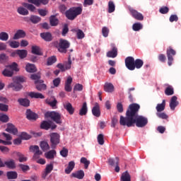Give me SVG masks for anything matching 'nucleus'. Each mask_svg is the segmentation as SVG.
I'll return each instance as SVG.
<instances>
[{
  "label": "nucleus",
  "instance_id": "obj_1",
  "mask_svg": "<svg viewBox=\"0 0 181 181\" xmlns=\"http://www.w3.org/2000/svg\"><path fill=\"white\" fill-rule=\"evenodd\" d=\"M141 106L136 103L131 104L126 112V117L120 116L119 124L123 127H132L134 124L138 128H144L148 125V118L138 115Z\"/></svg>",
  "mask_w": 181,
  "mask_h": 181
},
{
  "label": "nucleus",
  "instance_id": "obj_2",
  "mask_svg": "<svg viewBox=\"0 0 181 181\" xmlns=\"http://www.w3.org/2000/svg\"><path fill=\"white\" fill-rule=\"evenodd\" d=\"M81 12H83V8L80 6L72 7L69 11H66V16L69 21H74L78 15H81Z\"/></svg>",
  "mask_w": 181,
  "mask_h": 181
},
{
  "label": "nucleus",
  "instance_id": "obj_3",
  "mask_svg": "<svg viewBox=\"0 0 181 181\" xmlns=\"http://www.w3.org/2000/svg\"><path fill=\"white\" fill-rule=\"evenodd\" d=\"M45 118H51L56 124H62V115L59 112L54 111L47 112L45 114Z\"/></svg>",
  "mask_w": 181,
  "mask_h": 181
},
{
  "label": "nucleus",
  "instance_id": "obj_4",
  "mask_svg": "<svg viewBox=\"0 0 181 181\" xmlns=\"http://www.w3.org/2000/svg\"><path fill=\"white\" fill-rule=\"evenodd\" d=\"M55 46L61 53H66L67 49L70 47V42L66 40L61 39L58 45H55Z\"/></svg>",
  "mask_w": 181,
  "mask_h": 181
},
{
  "label": "nucleus",
  "instance_id": "obj_5",
  "mask_svg": "<svg viewBox=\"0 0 181 181\" xmlns=\"http://www.w3.org/2000/svg\"><path fill=\"white\" fill-rule=\"evenodd\" d=\"M49 136L50 142L52 144L51 146L52 149H54V148H56V146L60 144V135L57 133H51Z\"/></svg>",
  "mask_w": 181,
  "mask_h": 181
},
{
  "label": "nucleus",
  "instance_id": "obj_6",
  "mask_svg": "<svg viewBox=\"0 0 181 181\" xmlns=\"http://www.w3.org/2000/svg\"><path fill=\"white\" fill-rule=\"evenodd\" d=\"M167 57H168V64L171 66L173 63V56H176V51L170 47L167 49Z\"/></svg>",
  "mask_w": 181,
  "mask_h": 181
},
{
  "label": "nucleus",
  "instance_id": "obj_7",
  "mask_svg": "<svg viewBox=\"0 0 181 181\" xmlns=\"http://www.w3.org/2000/svg\"><path fill=\"white\" fill-rule=\"evenodd\" d=\"M135 59L133 57H127L125 59V66L127 69L131 71L135 70Z\"/></svg>",
  "mask_w": 181,
  "mask_h": 181
},
{
  "label": "nucleus",
  "instance_id": "obj_8",
  "mask_svg": "<svg viewBox=\"0 0 181 181\" xmlns=\"http://www.w3.org/2000/svg\"><path fill=\"white\" fill-rule=\"evenodd\" d=\"M129 11L134 19H136V21H144V15L142 13L138 12V11L134 9L132 7L129 8Z\"/></svg>",
  "mask_w": 181,
  "mask_h": 181
},
{
  "label": "nucleus",
  "instance_id": "obj_9",
  "mask_svg": "<svg viewBox=\"0 0 181 181\" xmlns=\"http://www.w3.org/2000/svg\"><path fill=\"white\" fill-rule=\"evenodd\" d=\"M92 114L96 118L101 117V110L100 109V104L95 103L94 107L92 108Z\"/></svg>",
  "mask_w": 181,
  "mask_h": 181
},
{
  "label": "nucleus",
  "instance_id": "obj_10",
  "mask_svg": "<svg viewBox=\"0 0 181 181\" xmlns=\"http://www.w3.org/2000/svg\"><path fill=\"white\" fill-rule=\"evenodd\" d=\"M30 152L34 153V159H37V158H39V156L42 155V151L39 149V147L37 146H30Z\"/></svg>",
  "mask_w": 181,
  "mask_h": 181
},
{
  "label": "nucleus",
  "instance_id": "obj_11",
  "mask_svg": "<svg viewBox=\"0 0 181 181\" xmlns=\"http://www.w3.org/2000/svg\"><path fill=\"white\" fill-rule=\"evenodd\" d=\"M7 88H12L14 91H19L22 89V85L16 81H13L8 83Z\"/></svg>",
  "mask_w": 181,
  "mask_h": 181
},
{
  "label": "nucleus",
  "instance_id": "obj_12",
  "mask_svg": "<svg viewBox=\"0 0 181 181\" xmlns=\"http://www.w3.org/2000/svg\"><path fill=\"white\" fill-rule=\"evenodd\" d=\"M179 105V101H177V97L173 96L170 100V108L172 111H175V109Z\"/></svg>",
  "mask_w": 181,
  "mask_h": 181
},
{
  "label": "nucleus",
  "instance_id": "obj_13",
  "mask_svg": "<svg viewBox=\"0 0 181 181\" xmlns=\"http://www.w3.org/2000/svg\"><path fill=\"white\" fill-rule=\"evenodd\" d=\"M112 50L107 52V57L114 59L118 55V49H117V47H115V45L114 44H112Z\"/></svg>",
  "mask_w": 181,
  "mask_h": 181
},
{
  "label": "nucleus",
  "instance_id": "obj_14",
  "mask_svg": "<svg viewBox=\"0 0 181 181\" xmlns=\"http://www.w3.org/2000/svg\"><path fill=\"white\" fill-rule=\"evenodd\" d=\"M41 128L42 129H49V128H52V129H56V124H52V122H47V121H44L41 124Z\"/></svg>",
  "mask_w": 181,
  "mask_h": 181
},
{
  "label": "nucleus",
  "instance_id": "obj_15",
  "mask_svg": "<svg viewBox=\"0 0 181 181\" xmlns=\"http://www.w3.org/2000/svg\"><path fill=\"white\" fill-rule=\"evenodd\" d=\"M35 84L36 85V88L38 91H45L47 88L46 84L43 83L42 80L35 81Z\"/></svg>",
  "mask_w": 181,
  "mask_h": 181
},
{
  "label": "nucleus",
  "instance_id": "obj_16",
  "mask_svg": "<svg viewBox=\"0 0 181 181\" xmlns=\"http://www.w3.org/2000/svg\"><path fill=\"white\" fill-rule=\"evenodd\" d=\"M29 4H33L35 6H40V5H47L49 4V0H28Z\"/></svg>",
  "mask_w": 181,
  "mask_h": 181
},
{
  "label": "nucleus",
  "instance_id": "obj_17",
  "mask_svg": "<svg viewBox=\"0 0 181 181\" xmlns=\"http://www.w3.org/2000/svg\"><path fill=\"white\" fill-rule=\"evenodd\" d=\"M6 131L9 132V134H13V135H16V134H18V129H16V127H15V126L11 123L7 124Z\"/></svg>",
  "mask_w": 181,
  "mask_h": 181
},
{
  "label": "nucleus",
  "instance_id": "obj_18",
  "mask_svg": "<svg viewBox=\"0 0 181 181\" xmlns=\"http://www.w3.org/2000/svg\"><path fill=\"white\" fill-rule=\"evenodd\" d=\"M26 36V33L23 30H18L15 33L13 39L14 40H18V39H21L22 37H25Z\"/></svg>",
  "mask_w": 181,
  "mask_h": 181
},
{
  "label": "nucleus",
  "instance_id": "obj_19",
  "mask_svg": "<svg viewBox=\"0 0 181 181\" xmlns=\"http://www.w3.org/2000/svg\"><path fill=\"white\" fill-rule=\"evenodd\" d=\"M64 108L66 110L67 112L70 115H73L74 114L75 109L74 108L73 105L70 103H66L64 105Z\"/></svg>",
  "mask_w": 181,
  "mask_h": 181
},
{
  "label": "nucleus",
  "instance_id": "obj_20",
  "mask_svg": "<svg viewBox=\"0 0 181 181\" xmlns=\"http://www.w3.org/2000/svg\"><path fill=\"white\" fill-rule=\"evenodd\" d=\"M88 112V107H87V103H83L82 105L81 108L79 110V115L81 117H83L84 115H87V113Z\"/></svg>",
  "mask_w": 181,
  "mask_h": 181
},
{
  "label": "nucleus",
  "instance_id": "obj_21",
  "mask_svg": "<svg viewBox=\"0 0 181 181\" xmlns=\"http://www.w3.org/2000/svg\"><path fill=\"white\" fill-rule=\"evenodd\" d=\"M26 117H27L28 119H30V120L37 119V115H36V113L32 112V110H27Z\"/></svg>",
  "mask_w": 181,
  "mask_h": 181
},
{
  "label": "nucleus",
  "instance_id": "obj_22",
  "mask_svg": "<svg viewBox=\"0 0 181 181\" xmlns=\"http://www.w3.org/2000/svg\"><path fill=\"white\" fill-rule=\"evenodd\" d=\"M8 168V169H15L16 168V164L15 163V160L13 159L8 160L4 162V167Z\"/></svg>",
  "mask_w": 181,
  "mask_h": 181
},
{
  "label": "nucleus",
  "instance_id": "obj_23",
  "mask_svg": "<svg viewBox=\"0 0 181 181\" xmlns=\"http://www.w3.org/2000/svg\"><path fill=\"white\" fill-rule=\"evenodd\" d=\"M104 91L106 93H113L114 85L111 83H105L104 85Z\"/></svg>",
  "mask_w": 181,
  "mask_h": 181
},
{
  "label": "nucleus",
  "instance_id": "obj_24",
  "mask_svg": "<svg viewBox=\"0 0 181 181\" xmlns=\"http://www.w3.org/2000/svg\"><path fill=\"white\" fill-rule=\"evenodd\" d=\"M76 163H74V161H70L68 164V167L65 169V173H66V175L71 173V171L74 169Z\"/></svg>",
  "mask_w": 181,
  "mask_h": 181
},
{
  "label": "nucleus",
  "instance_id": "obj_25",
  "mask_svg": "<svg viewBox=\"0 0 181 181\" xmlns=\"http://www.w3.org/2000/svg\"><path fill=\"white\" fill-rule=\"evenodd\" d=\"M28 95L30 98H40L41 100L45 98V95L40 93L30 92L28 93Z\"/></svg>",
  "mask_w": 181,
  "mask_h": 181
},
{
  "label": "nucleus",
  "instance_id": "obj_26",
  "mask_svg": "<svg viewBox=\"0 0 181 181\" xmlns=\"http://www.w3.org/2000/svg\"><path fill=\"white\" fill-rule=\"evenodd\" d=\"M40 37L45 40V42H52V37L50 33H42L40 34Z\"/></svg>",
  "mask_w": 181,
  "mask_h": 181
},
{
  "label": "nucleus",
  "instance_id": "obj_27",
  "mask_svg": "<svg viewBox=\"0 0 181 181\" xmlns=\"http://www.w3.org/2000/svg\"><path fill=\"white\" fill-rule=\"evenodd\" d=\"M73 177H76V179H83L84 177V171L83 170H80L76 171V173H72Z\"/></svg>",
  "mask_w": 181,
  "mask_h": 181
},
{
  "label": "nucleus",
  "instance_id": "obj_28",
  "mask_svg": "<svg viewBox=\"0 0 181 181\" xmlns=\"http://www.w3.org/2000/svg\"><path fill=\"white\" fill-rule=\"evenodd\" d=\"M45 101L46 103L50 105V107H52V108H54L56 104H57V100L54 98H47Z\"/></svg>",
  "mask_w": 181,
  "mask_h": 181
},
{
  "label": "nucleus",
  "instance_id": "obj_29",
  "mask_svg": "<svg viewBox=\"0 0 181 181\" xmlns=\"http://www.w3.org/2000/svg\"><path fill=\"white\" fill-rule=\"evenodd\" d=\"M17 12L18 13H19V15H22L23 16H26V15H29V11H28V9L23 6L18 7L17 9Z\"/></svg>",
  "mask_w": 181,
  "mask_h": 181
},
{
  "label": "nucleus",
  "instance_id": "obj_30",
  "mask_svg": "<svg viewBox=\"0 0 181 181\" xmlns=\"http://www.w3.org/2000/svg\"><path fill=\"white\" fill-rule=\"evenodd\" d=\"M56 151L51 150L45 153V156L47 159H54V156H56Z\"/></svg>",
  "mask_w": 181,
  "mask_h": 181
},
{
  "label": "nucleus",
  "instance_id": "obj_31",
  "mask_svg": "<svg viewBox=\"0 0 181 181\" xmlns=\"http://www.w3.org/2000/svg\"><path fill=\"white\" fill-rule=\"evenodd\" d=\"M165 107H166V102L163 100L161 104L157 105L156 110L158 112H162L165 110Z\"/></svg>",
  "mask_w": 181,
  "mask_h": 181
},
{
  "label": "nucleus",
  "instance_id": "obj_32",
  "mask_svg": "<svg viewBox=\"0 0 181 181\" xmlns=\"http://www.w3.org/2000/svg\"><path fill=\"white\" fill-rule=\"evenodd\" d=\"M120 181H131V175H129L128 171H126L122 174Z\"/></svg>",
  "mask_w": 181,
  "mask_h": 181
},
{
  "label": "nucleus",
  "instance_id": "obj_33",
  "mask_svg": "<svg viewBox=\"0 0 181 181\" xmlns=\"http://www.w3.org/2000/svg\"><path fill=\"white\" fill-rule=\"evenodd\" d=\"M3 75L5 77H12L13 76V72L12 71V69H11L8 66H7L4 71H3Z\"/></svg>",
  "mask_w": 181,
  "mask_h": 181
},
{
  "label": "nucleus",
  "instance_id": "obj_34",
  "mask_svg": "<svg viewBox=\"0 0 181 181\" xmlns=\"http://www.w3.org/2000/svg\"><path fill=\"white\" fill-rule=\"evenodd\" d=\"M25 70L28 73H35L36 72V66L32 64H27L25 66Z\"/></svg>",
  "mask_w": 181,
  "mask_h": 181
},
{
  "label": "nucleus",
  "instance_id": "obj_35",
  "mask_svg": "<svg viewBox=\"0 0 181 181\" xmlns=\"http://www.w3.org/2000/svg\"><path fill=\"white\" fill-rule=\"evenodd\" d=\"M73 32H76L77 39H84V37L86 36L83 30L80 29H74Z\"/></svg>",
  "mask_w": 181,
  "mask_h": 181
},
{
  "label": "nucleus",
  "instance_id": "obj_36",
  "mask_svg": "<svg viewBox=\"0 0 181 181\" xmlns=\"http://www.w3.org/2000/svg\"><path fill=\"white\" fill-rule=\"evenodd\" d=\"M17 53L20 59H25L28 56V51L25 49H18Z\"/></svg>",
  "mask_w": 181,
  "mask_h": 181
},
{
  "label": "nucleus",
  "instance_id": "obj_37",
  "mask_svg": "<svg viewBox=\"0 0 181 181\" xmlns=\"http://www.w3.org/2000/svg\"><path fill=\"white\" fill-rule=\"evenodd\" d=\"M19 104L21 105H23V107H29V105L30 104V101L26 98L22 99L20 98L18 100Z\"/></svg>",
  "mask_w": 181,
  "mask_h": 181
},
{
  "label": "nucleus",
  "instance_id": "obj_38",
  "mask_svg": "<svg viewBox=\"0 0 181 181\" xmlns=\"http://www.w3.org/2000/svg\"><path fill=\"white\" fill-rule=\"evenodd\" d=\"M32 53L33 54H37L38 56H42V51H40V47L34 45L32 47Z\"/></svg>",
  "mask_w": 181,
  "mask_h": 181
},
{
  "label": "nucleus",
  "instance_id": "obj_39",
  "mask_svg": "<svg viewBox=\"0 0 181 181\" xmlns=\"http://www.w3.org/2000/svg\"><path fill=\"white\" fill-rule=\"evenodd\" d=\"M49 22L51 26H57V25H59V19H57L54 16L49 18Z\"/></svg>",
  "mask_w": 181,
  "mask_h": 181
},
{
  "label": "nucleus",
  "instance_id": "obj_40",
  "mask_svg": "<svg viewBox=\"0 0 181 181\" xmlns=\"http://www.w3.org/2000/svg\"><path fill=\"white\" fill-rule=\"evenodd\" d=\"M9 39V34L6 32L0 33V40L2 42H6Z\"/></svg>",
  "mask_w": 181,
  "mask_h": 181
},
{
  "label": "nucleus",
  "instance_id": "obj_41",
  "mask_svg": "<svg viewBox=\"0 0 181 181\" xmlns=\"http://www.w3.org/2000/svg\"><path fill=\"white\" fill-rule=\"evenodd\" d=\"M40 148L44 152L50 149V146H49V144H47V141H41Z\"/></svg>",
  "mask_w": 181,
  "mask_h": 181
},
{
  "label": "nucleus",
  "instance_id": "obj_42",
  "mask_svg": "<svg viewBox=\"0 0 181 181\" xmlns=\"http://www.w3.org/2000/svg\"><path fill=\"white\" fill-rule=\"evenodd\" d=\"M144 66V61L142 59H137L134 60V69H141Z\"/></svg>",
  "mask_w": 181,
  "mask_h": 181
},
{
  "label": "nucleus",
  "instance_id": "obj_43",
  "mask_svg": "<svg viewBox=\"0 0 181 181\" xmlns=\"http://www.w3.org/2000/svg\"><path fill=\"white\" fill-rule=\"evenodd\" d=\"M144 28V25L141 23H136L133 24L132 29L134 32H138Z\"/></svg>",
  "mask_w": 181,
  "mask_h": 181
},
{
  "label": "nucleus",
  "instance_id": "obj_44",
  "mask_svg": "<svg viewBox=\"0 0 181 181\" xmlns=\"http://www.w3.org/2000/svg\"><path fill=\"white\" fill-rule=\"evenodd\" d=\"M8 43L12 49H18L21 46V43L18 41H8Z\"/></svg>",
  "mask_w": 181,
  "mask_h": 181
},
{
  "label": "nucleus",
  "instance_id": "obj_45",
  "mask_svg": "<svg viewBox=\"0 0 181 181\" xmlns=\"http://www.w3.org/2000/svg\"><path fill=\"white\" fill-rule=\"evenodd\" d=\"M165 95H173V94H175V91L173 90V87H172L170 86H168L165 88Z\"/></svg>",
  "mask_w": 181,
  "mask_h": 181
},
{
  "label": "nucleus",
  "instance_id": "obj_46",
  "mask_svg": "<svg viewBox=\"0 0 181 181\" xmlns=\"http://www.w3.org/2000/svg\"><path fill=\"white\" fill-rule=\"evenodd\" d=\"M81 163H83L84 165L85 169H88V166H90V160H87L86 157H82L81 158Z\"/></svg>",
  "mask_w": 181,
  "mask_h": 181
},
{
  "label": "nucleus",
  "instance_id": "obj_47",
  "mask_svg": "<svg viewBox=\"0 0 181 181\" xmlns=\"http://www.w3.org/2000/svg\"><path fill=\"white\" fill-rule=\"evenodd\" d=\"M115 11V4L114 1H110L108 3V12L109 13H112Z\"/></svg>",
  "mask_w": 181,
  "mask_h": 181
},
{
  "label": "nucleus",
  "instance_id": "obj_48",
  "mask_svg": "<svg viewBox=\"0 0 181 181\" xmlns=\"http://www.w3.org/2000/svg\"><path fill=\"white\" fill-rule=\"evenodd\" d=\"M23 6L25 8H27V9H28V11H30V12H35V11H36V7H35V6H33V4H30L28 3H24L23 4Z\"/></svg>",
  "mask_w": 181,
  "mask_h": 181
},
{
  "label": "nucleus",
  "instance_id": "obj_49",
  "mask_svg": "<svg viewBox=\"0 0 181 181\" xmlns=\"http://www.w3.org/2000/svg\"><path fill=\"white\" fill-rule=\"evenodd\" d=\"M8 179H16L18 177V173L15 171H10L7 173Z\"/></svg>",
  "mask_w": 181,
  "mask_h": 181
},
{
  "label": "nucleus",
  "instance_id": "obj_50",
  "mask_svg": "<svg viewBox=\"0 0 181 181\" xmlns=\"http://www.w3.org/2000/svg\"><path fill=\"white\" fill-rule=\"evenodd\" d=\"M8 67L12 70V71H19V68L16 62H13L11 65H8Z\"/></svg>",
  "mask_w": 181,
  "mask_h": 181
},
{
  "label": "nucleus",
  "instance_id": "obj_51",
  "mask_svg": "<svg viewBox=\"0 0 181 181\" xmlns=\"http://www.w3.org/2000/svg\"><path fill=\"white\" fill-rule=\"evenodd\" d=\"M8 59H9V57H8L5 53L0 54V63L3 64L8 62Z\"/></svg>",
  "mask_w": 181,
  "mask_h": 181
},
{
  "label": "nucleus",
  "instance_id": "obj_52",
  "mask_svg": "<svg viewBox=\"0 0 181 181\" xmlns=\"http://www.w3.org/2000/svg\"><path fill=\"white\" fill-rule=\"evenodd\" d=\"M30 21H31L33 23H39V22L41 21V18L37 16H31Z\"/></svg>",
  "mask_w": 181,
  "mask_h": 181
},
{
  "label": "nucleus",
  "instance_id": "obj_53",
  "mask_svg": "<svg viewBox=\"0 0 181 181\" xmlns=\"http://www.w3.org/2000/svg\"><path fill=\"white\" fill-rule=\"evenodd\" d=\"M57 59L56 57H51L47 59V66H52V64H54V63H56Z\"/></svg>",
  "mask_w": 181,
  "mask_h": 181
},
{
  "label": "nucleus",
  "instance_id": "obj_54",
  "mask_svg": "<svg viewBox=\"0 0 181 181\" xmlns=\"http://www.w3.org/2000/svg\"><path fill=\"white\" fill-rule=\"evenodd\" d=\"M0 121H1V122H8V121H9V117L6 115L0 113Z\"/></svg>",
  "mask_w": 181,
  "mask_h": 181
},
{
  "label": "nucleus",
  "instance_id": "obj_55",
  "mask_svg": "<svg viewBox=\"0 0 181 181\" xmlns=\"http://www.w3.org/2000/svg\"><path fill=\"white\" fill-rule=\"evenodd\" d=\"M17 156L19 158V162H26L28 160V158L21 153H17Z\"/></svg>",
  "mask_w": 181,
  "mask_h": 181
},
{
  "label": "nucleus",
  "instance_id": "obj_56",
  "mask_svg": "<svg viewBox=\"0 0 181 181\" xmlns=\"http://www.w3.org/2000/svg\"><path fill=\"white\" fill-rule=\"evenodd\" d=\"M156 115H157V117H158V118H161V119H168V118L166 113H165V112H158L156 113Z\"/></svg>",
  "mask_w": 181,
  "mask_h": 181
},
{
  "label": "nucleus",
  "instance_id": "obj_57",
  "mask_svg": "<svg viewBox=\"0 0 181 181\" xmlns=\"http://www.w3.org/2000/svg\"><path fill=\"white\" fill-rule=\"evenodd\" d=\"M102 33L104 37H108V33H110V29L107 27H103L102 28Z\"/></svg>",
  "mask_w": 181,
  "mask_h": 181
},
{
  "label": "nucleus",
  "instance_id": "obj_58",
  "mask_svg": "<svg viewBox=\"0 0 181 181\" xmlns=\"http://www.w3.org/2000/svg\"><path fill=\"white\" fill-rule=\"evenodd\" d=\"M60 155H62L63 158H67V155H69V150L64 147L60 151Z\"/></svg>",
  "mask_w": 181,
  "mask_h": 181
},
{
  "label": "nucleus",
  "instance_id": "obj_59",
  "mask_svg": "<svg viewBox=\"0 0 181 181\" xmlns=\"http://www.w3.org/2000/svg\"><path fill=\"white\" fill-rule=\"evenodd\" d=\"M65 70H70L71 69V59L69 58L68 62L64 64Z\"/></svg>",
  "mask_w": 181,
  "mask_h": 181
},
{
  "label": "nucleus",
  "instance_id": "obj_60",
  "mask_svg": "<svg viewBox=\"0 0 181 181\" xmlns=\"http://www.w3.org/2000/svg\"><path fill=\"white\" fill-rule=\"evenodd\" d=\"M98 142L99 145H104V135L103 134H99L98 136Z\"/></svg>",
  "mask_w": 181,
  "mask_h": 181
},
{
  "label": "nucleus",
  "instance_id": "obj_61",
  "mask_svg": "<svg viewBox=\"0 0 181 181\" xmlns=\"http://www.w3.org/2000/svg\"><path fill=\"white\" fill-rule=\"evenodd\" d=\"M0 151L4 154L9 153V148L6 146H0Z\"/></svg>",
  "mask_w": 181,
  "mask_h": 181
},
{
  "label": "nucleus",
  "instance_id": "obj_62",
  "mask_svg": "<svg viewBox=\"0 0 181 181\" xmlns=\"http://www.w3.org/2000/svg\"><path fill=\"white\" fill-rule=\"evenodd\" d=\"M52 170H53V164H48L45 168L46 173H51Z\"/></svg>",
  "mask_w": 181,
  "mask_h": 181
},
{
  "label": "nucleus",
  "instance_id": "obj_63",
  "mask_svg": "<svg viewBox=\"0 0 181 181\" xmlns=\"http://www.w3.org/2000/svg\"><path fill=\"white\" fill-rule=\"evenodd\" d=\"M20 136L22 139H30V135L28 134L26 132H22Z\"/></svg>",
  "mask_w": 181,
  "mask_h": 181
},
{
  "label": "nucleus",
  "instance_id": "obj_64",
  "mask_svg": "<svg viewBox=\"0 0 181 181\" xmlns=\"http://www.w3.org/2000/svg\"><path fill=\"white\" fill-rule=\"evenodd\" d=\"M8 108H9V106H8L7 105H5L4 103H0V111L6 112L8 111Z\"/></svg>",
  "mask_w": 181,
  "mask_h": 181
}]
</instances>
